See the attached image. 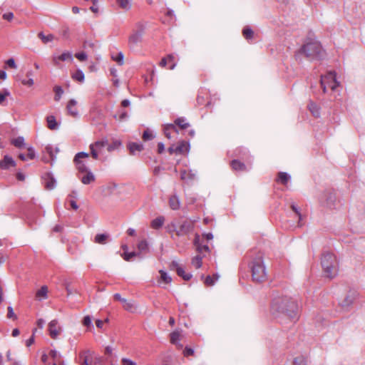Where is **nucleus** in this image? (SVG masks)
<instances>
[{
    "label": "nucleus",
    "mask_w": 365,
    "mask_h": 365,
    "mask_svg": "<svg viewBox=\"0 0 365 365\" xmlns=\"http://www.w3.org/2000/svg\"><path fill=\"white\" fill-rule=\"evenodd\" d=\"M290 207L295 212L297 216L298 217V226L301 227L302 226V224H301L302 214L300 213L298 207L296 205H294V203H292Z\"/></svg>",
    "instance_id": "nucleus-45"
},
{
    "label": "nucleus",
    "mask_w": 365,
    "mask_h": 365,
    "mask_svg": "<svg viewBox=\"0 0 365 365\" xmlns=\"http://www.w3.org/2000/svg\"><path fill=\"white\" fill-rule=\"evenodd\" d=\"M308 108L314 117H316V118L319 117V115H320L319 108L315 103L311 101L308 104Z\"/></svg>",
    "instance_id": "nucleus-25"
},
{
    "label": "nucleus",
    "mask_w": 365,
    "mask_h": 365,
    "mask_svg": "<svg viewBox=\"0 0 365 365\" xmlns=\"http://www.w3.org/2000/svg\"><path fill=\"white\" fill-rule=\"evenodd\" d=\"M138 253H146L148 252V244L146 240H141L138 244Z\"/></svg>",
    "instance_id": "nucleus-31"
},
{
    "label": "nucleus",
    "mask_w": 365,
    "mask_h": 365,
    "mask_svg": "<svg viewBox=\"0 0 365 365\" xmlns=\"http://www.w3.org/2000/svg\"><path fill=\"white\" fill-rule=\"evenodd\" d=\"M135 26L136 30H134L128 38V43L131 48H134L142 41L145 31V26L141 22L137 23Z\"/></svg>",
    "instance_id": "nucleus-6"
},
{
    "label": "nucleus",
    "mask_w": 365,
    "mask_h": 365,
    "mask_svg": "<svg viewBox=\"0 0 365 365\" xmlns=\"http://www.w3.org/2000/svg\"><path fill=\"white\" fill-rule=\"evenodd\" d=\"M271 309L276 317L284 315L292 319L297 318L298 305L293 299L287 296H275L272 299Z\"/></svg>",
    "instance_id": "nucleus-1"
},
{
    "label": "nucleus",
    "mask_w": 365,
    "mask_h": 365,
    "mask_svg": "<svg viewBox=\"0 0 365 365\" xmlns=\"http://www.w3.org/2000/svg\"><path fill=\"white\" fill-rule=\"evenodd\" d=\"M196 173L192 170L187 172L185 170L181 171L180 178L182 180L190 182L195 180Z\"/></svg>",
    "instance_id": "nucleus-18"
},
{
    "label": "nucleus",
    "mask_w": 365,
    "mask_h": 365,
    "mask_svg": "<svg viewBox=\"0 0 365 365\" xmlns=\"http://www.w3.org/2000/svg\"><path fill=\"white\" fill-rule=\"evenodd\" d=\"M108 141L107 139H103L101 140H98L94 143L96 148H98V150H101L106 145H108Z\"/></svg>",
    "instance_id": "nucleus-48"
},
{
    "label": "nucleus",
    "mask_w": 365,
    "mask_h": 365,
    "mask_svg": "<svg viewBox=\"0 0 365 365\" xmlns=\"http://www.w3.org/2000/svg\"><path fill=\"white\" fill-rule=\"evenodd\" d=\"M73 61V55H72V53L71 52H69V51H66V52H63L61 55L58 56H53V63L55 66H58V61Z\"/></svg>",
    "instance_id": "nucleus-10"
},
{
    "label": "nucleus",
    "mask_w": 365,
    "mask_h": 365,
    "mask_svg": "<svg viewBox=\"0 0 365 365\" xmlns=\"http://www.w3.org/2000/svg\"><path fill=\"white\" fill-rule=\"evenodd\" d=\"M176 272L177 274L182 277L185 281H189L192 276L190 273H185L184 269L182 267L180 268H178V271Z\"/></svg>",
    "instance_id": "nucleus-30"
},
{
    "label": "nucleus",
    "mask_w": 365,
    "mask_h": 365,
    "mask_svg": "<svg viewBox=\"0 0 365 365\" xmlns=\"http://www.w3.org/2000/svg\"><path fill=\"white\" fill-rule=\"evenodd\" d=\"M160 279L163 282L166 284H170L172 282V278L168 274V273L163 270H160Z\"/></svg>",
    "instance_id": "nucleus-39"
},
{
    "label": "nucleus",
    "mask_w": 365,
    "mask_h": 365,
    "mask_svg": "<svg viewBox=\"0 0 365 365\" xmlns=\"http://www.w3.org/2000/svg\"><path fill=\"white\" fill-rule=\"evenodd\" d=\"M53 149L54 148L51 145H48L46 147V150L49 154L52 160H53L54 158H55V156L53 155Z\"/></svg>",
    "instance_id": "nucleus-59"
},
{
    "label": "nucleus",
    "mask_w": 365,
    "mask_h": 365,
    "mask_svg": "<svg viewBox=\"0 0 365 365\" xmlns=\"http://www.w3.org/2000/svg\"><path fill=\"white\" fill-rule=\"evenodd\" d=\"M304 56L309 61L321 60L324 57L325 51L318 41L308 42L304 44L296 53V58L298 59L300 55Z\"/></svg>",
    "instance_id": "nucleus-2"
},
{
    "label": "nucleus",
    "mask_w": 365,
    "mask_h": 365,
    "mask_svg": "<svg viewBox=\"0 0 365 365\" xmlns=\"http://www.w3.org/2000/svg\"><path fill=\"white\" fill-rule=\"evenodd\" d=\"M335 263L336 257L333 254L325 252L322 255L321 264L327 277L331 279L336 275L337 270Z\"/></svg>",
    "instance_id": "nucleus-4"
},
{
    "label": "nucleus",
    "mask_w": 365,
    "mask_h": 365,
    "mask_svg": "<svg viewBox=\"0 0 365 365\" xmlns=\"http://www.w3.org/2000/svg\"><path fill=\"white\" fill-rule=\"evenodd\" d=\"M11 144L16 148H21L24 147V138L22 136H19L11 140Z\"/></svg>",
    "instance_id": "nucleus-29"
},
{
    "label": "nucleus",
    "mask_w": 365,
    "mask_h": 365,
    "mask_svg": "<svg viewBox=\"0 0 365 365\" xmlns=\"http://www.w3.org/2000/svg\"><path fill=\"white\" fill-rule=\"evenodd\" d=\"M10 95V92L4 88L0 92V105L4 106L6 98Z\"/></svg>",
    "instance_id": "nucleus-43"
},
{
    "label": "nucleus",
    "mask_w": 365,
    "mask_h": 365,
    "mask_svg": "<svg viewBox=\"0 0 365 365\" xmlns=\"http://www.w3.org/2000/svg\"><path fill=\"white\" fill-rule=\"evenodd\" d=\"M214 283L215 280L213 279V278L210 275L207 276L205 280V284L207 286H212L214 284Z\"/></svg>",
    "instance_id": "nucleus-61"
},
{
    "label": "nucleus",
    "mask_w": 365,
    "mask_h": 365,
    "mask_svg": "<svg viewBox=\"0 0 365 365\" xmlns=\"http://www.w3.org/2000/svg\"><path fill=\"white\" fill-rule=\"evenodd\" d=\"M53 90L55 92L54 99H55V101H58L61 97V95L63 93V90L62 89V88L61 86H55Z\"/></svg>",
    "instance_id": "nucleus-47"
},
{
    "label": "nucleus",
    "mask_w": 365,
    "mask_h": 365,
    "mask_svg": "<svg viewBox=\"0 0 365 365\" xmlns=\"http://www.w3.org/2000/svg\"><path fill=\"white\" fill-rule=\"evenodd\" d=\"M109 235L108 234H97L95 237L94 242L98 244L104 245L106 243V241Z\"/></svg>",
    "instance_id": "nucleus-27"
},
{
    "label": "nucleus",
    "mask_w": 365,
    "mask_h": 365,
    "mask_svg": "<svg viewBox=\"0 0 365 365\" xmlns=\"http://www.w3.org/2000/svg\"><path fill=\"white\" fill-rule=\"evenodd\" d=\"M357 297V292L355 290H349L343 299L339 302L342 309L347 310L349 307L354 303Z\"/></svg>",
    "instance_id": "nucleus-8"
},
{
    "label": "nucleus",
    "mask_w": 365,
    "mask_h": 365,
    "mask_svg": "<svg viewBox=\"0 0 365 365\" xmlns=\"http://www.w3.org/2000/svg\"><path fill=\"white\" fill-rule=\"evenodd\" d=\"M27 150H28L27 158L31 159V160L34 159L36 156V153H35L34 148L32 147H29L27 148Z\"/></svg>",
    "instance_id": "nucleus-57"
},
{
    "label": "nucleus",
    "mask_w": 365,
    "mask_h": 365,
    "mask_svg": "<svg viewBox=\"0 0 365 365\" xmlns=\"http://www.w3.org/2000/svg\"><path fill=\"white\" fill-rule=\"evenodd\" d=\"M202 257L197 255L192 259V264L195 267L196 269H199L202 266Z\"/></svg>",
    "instance_id": "nucleus-40"
},
{
    "label": "nucleus",
    "mask_w": 365,
    "mask_h": 365,
    "mask_svg": "<svg viewBox=\"0 0 365 365\" xmlns=\"http://www.w3.org/2000/svg\"><path fill=\"white\" fill-rule=\"evenodd\" d=\"M48 288L46 286H42L40 289L36 292L37 297H43L46 299L47 297Z\"/></svg>",
    "instance_id": "nucleus-46"
},
{
    "label": "nucleus",
    "mask_w": 365,
    "mask_h": 365,
    "mask_svg": "<svg viewBox=\"0 0 365 365\" xmlns=\"http://www.w3.org/2000/svg\"><path fill=\"white\" fill-rule=\"evenodd\" d=\"M113 298L115 300L120 301L123 304V305L124 304V303L126 302L127 300L125 298L121 297L120 294L118 293L115 294L113 295Z\"/></svg>",
    "instance_id": "nucleus-62"
},
{
    "label": "nucleus",
    "mask_w": 365,
    "mask_h": 365,
    "mask_svg": "<svg viewBox=\"0 0 365 365\" xmlns=\"http://www.w3.org/2000/svg\"><path fill=\"white\" fill-rule=\"evenodd\" d=\"M88 153H85V152H79L75 155L73 161L81 160V158H88Z\"/></svg>",
    "instance_id": "nucleus-51"
},
{
    "label": "nucleus",
    "mask_w": 365,
    "mask_h": 365,
    "mask_svg": "<svg viewBox=\"0 0 365 365\" xmlns=\"http://www.w3.org/2000/svg\"><path fill=\"white\" fill-rule=\"evenodd\" d=\"M7 312H8L7 317L9 319H13L14 320L17 319L16 315L14 312V309H13L12 307H11V306L8 307Z\"/></svg>",
    "instance_id": "nucleus-52"
},
{
    "label": "nucleus",
    "mask_w": 365,
    "mask_h": 365,
    "mask_svg": "<svg viewBox=\"0 0 365 365\" xmlns=\"http://www.w3.org/2000/svg\"><path fill=\"white\" fill-rule=\"evenodd\" d=\"M76 58L81 61H84L87 59V54L85 52H80L75 54Z\"/></svg>",
    "instance_id": "nucleus-56"
},
{
    "label": "nucleus",
    "mask_w": 365,
    "mask_h": 365,
    "mask_svg": "<svg viewBox=\"0 0 365 365\" xmlns=\"http://www.w3.org/2000/svg\"><path fill=\"white\" fill-rule=\"evenodd\" d=\"M326 206L329 208L334 207L336 202V194L334 192L327 191L324 194Z\"/></svg>",
    "instance_id": "nucleus-12"
},
{
    "label": "nucleus",
    "mask_w": 365,
    "mask_h": 365,
    "mask_svg": "<svg viewBox=\"0 0 365 365\" xmlns=\"http://www.w3.org/2000/svg\"><path fill=\"white\" fill-rule=\"evenodd\" d=\"M16 165V162L9 155H5L4 158L0 160V168L2 170H7L9 167H15Z\"/></svg>",
    "instance_id": "nucleus-11"
},
{
    "label": "nucleus",
    "mask_w": 365,
    "mask_h": 365,
    "mask_svg": "<svg viewBox=\"0 0 365 365\" xmlns=\"http://www.w3.org/2000/svg\"><path fill=\"white\" fill-rule=\"evenodd\" d=\"M45 187L47 190H53L56 187V180L50 174L46 173L44 176Z\"/></svg>",
    "instance_id": "nucleus-15"
},
{
    "label": "nucleus",
    "mask_w": 365,
    "mask_h": 365,
    "mask_svg": "<svg viewBox=\"0 0 365 365\" xmlns=\"http://www.w3.org/2000/svg\"><path fill=\"white\" fill-rule=\"evenodd\" d=\"M6 65L10 68H16V64L15 63V61L13 58H9L6 61Z\"/></svg>",
    "instance_id": "nucleus-58"
},
{
    "label": "nucleus",
    "mask_w": 365,
    "mask_h": 365,
    "mask_svg": "<svg viewBox=\"0 0 365 365\" xmlns=\"http://www.w3.org/2000/svg\"><path fill=\"white\" fill-rule=\"evenodd\" d=\"M250 267L253 282L262 283L267 279L266 268L261 254H259L252 260Z\"/></svg>",
    "instance_id": "nucleus-3"
},
{
    "label": "nucleus",
    "mask_w": 365,
    "mask_h": 365,
    "mask_svg": "<svg viewBox=\"0 0 365 365\" xmlns=\"http://www.w3.org/2000/svg\"><path fill=\"white\" fill-rule=\"evenodd\" d=\"M85 173H86V175H84L83 176H82V177L79 176L78 177L83 184L88 185V184H90L91 182H93L95 180V176L92 173V172L88 171V172Z\"/></svg>",
    "instance_id": "nucleus-19"
},
{
    "label": "nucleus",
    "mask_w": 365,
    "mask_h": 365,
    "mask_svg": "<svg viewBox=\"0 0 365 365\" xmlns=\"http://www.w3.org/2000/svg\"><path fill=\"white\" fill-rule=\"evenodd\" d=\"M130 154L134 155L135 151H141L143 149L142 143H130L128 145Z\"/></svg>",
    "instance_id": "nucleus-23"
},
{
    "label": "nucleus",
    "mask_w": 365,
    "mask_h": 365,
    "mask_svg": "<svg viewBox=\"0 0 365 365\" xmlns=\"http://www.w3.org/2000/svg\"><path fill=\"white\" fill-rule=\"evenodd\" d=\"M83 324L87 327L92 326V321H91V318L90 316H86L83 317Z\"/></svg>",
    "instance_id": "nucleus-55"
},
{
    "label": "nucleus",
    "mask_w": 365,
    "mask_h": 365,
    "mask_svg": "<svg viewBox=\"0 0 365 365\" xmlns=\"http://www.w3.org/2000/svg\"><path fill=\"white\" fill-rule=\"evenodd\" d=\"M183 353L185 356H191L194 354V350L190 347L186 346L183 351Z\"/></svg>",
    "instance_id": "nucleus-63"
},
{
    "label": "nucleus",
    "mask_w": 365,
    "mask_h": 365,
    "mask_svg": "<svg viewBox=\"0 0 365 365\" xmlns=\"http://www.w3.org/2000/svg\"><path fill=\"white\" fill-rule=\"evenodd\" d=\"M72 78L79 82H83L85 76L83 72L81 70L78 69L74 73H73Z\"/></svg>",
    "instance_id": "nucleus-35"
},
{
    "label": "nucleus",
    "mask_w": 365,
    "mask_h": 365,
    "mask_svg": "<svg viewBox=\"0 0 365 365\" xmlns=\"http://www.w3.org/2000/svg\"><path fill=\"white\" fill-rule=\"evenodd\" d=\"M90 355L89 351H86L80 355V358L83 359L81 365H98L101 363V357H95L94 360H93Z\"/></svg>",
    "instance_id": "nucleus-9"
},
{
    "label": "nucleus",
    "mask_w": 365,
    "mask_h": 365,
    "mask_svg": "<svg viewBox=\"0 0 365 365\" xmlns=\"http://www.w3.org/2000/svg\"><path fill=\"white\" fill-rule=\"evenodd\" d=\"M170 342L173 344L177 345L180 340V332L178 331H173L170 334Z\"/></svg>",
    "instance_id": "nucleus-36"
},
{
    "label": "nucleus",
    "mask_w": 365,
    "mask_h": 365,
    "mask_svg": "<svg viewBox=\"0 0 365 365\" xmlns=\"http://www.w3.org/2000/svg\"><path fill=\"white\" fill-rule=\"evenodd\" d=\"M123 308L130 312H133L136 309V305L133 301H128L123 305Z\"/></svg>",
    "instance_id": "nucleus-34"
},
{
    "label": "nucleus",
    "mask_w": 365,
    "mask_h": 365,
    "mask_svg": "<svg viewBox=\"0 0 365 365\" xmlns=\"http://www.w3.org/2000/svg\"><path fill=\"white\" fill-rule=\"evenodd\" d=\"M83 48H85V49H91V50H93V49H94V47H95V44H94V43H93V42H91V41H85L83 42Z\"/></svg>",
    "instance_id": "nucleus-54"
},
{
    "label": "nucleus",
    "mask_w": 365,
    "mask_h": 365,
    "mask_svg": "<svg viewBox=\"0 0 365 365\" xmlns=\"http://www.w3.org/2000/svg\"><path fill=\"white\" fill-rule=\"evenodd\" d=\"M121 145V142L118 140H115L112 142V143H108L107 150L108 152H111L115 149H118Z\"/></svg>",
    "instance_id": "nucleus-38"
},
{
    "label": "nucleus",
    "mask_w": 365,
    "mask_h": 365,
    "mask_svg": "<svg viewBox=\"0 0 365 365\" xmlns=\"http://www.w3.org/2000/svg\"><path fill=\"white\" fill-rule=\"evenodd\" d=\"M307 361V359L304 356H300L294 359L293 365H308Z\"/></svg>",
    "instance_id": "nucleus-41"
},
{
    "label": "nucleus",
    "mask_w": 365,
    "mask_h": 365,
    "mask_svg": "<svg viewBox=\"0 0 365 365\" xmlns=\"http://www.w3.org/2000/svg\"><path fill=\"white\" fill-rule=\"evenodd\" d=\"M180 267H181L179 265V264L176 261H173L170 264V269L171 270H175L176 272L178 271V268H180Z\"/></svg>",
    "instance_id": "nucleus-64"
},
{
    "label": "nucleus",
    "mask_w": 365,
    "mask_h": 365,
    "mask_svg": "<svg viewBox=\"0 0 365 365\" xmlns=\"http://www.w3.org/2000/svg\"><path fill=\"white\" fill-rule=\"evenodd\" d=\"M169 205L172 210H178L180 205L179 197L175 195H172L169 199Z\"/></svg>",
    "instance_id": "nucleus-20"
},
{
    "label": "nucleus",
    "mask_w": 365,
    "mask_h": 365,
    "mask_svg": "<svg viewBox=\"0 0 365 365\" xmlns=\"http://www.w3.org/2000/svg\"><path fill=\"white\" fill-rule=\"evenodd\" d=\"M74 163L79 173H84L90 171L82 160L74 161Z\"/></svg>",
    "instance_id": "nucleus-32"
},
{
    "label": "nucleus",
    "mask_w": 365,
    "mask_h": 365,
    "mask_svg": "<svg viewBox=\"0 0 365 365\" xmlns=\"http://www.w3.org/2000/svg\"><path fill=\"white\" fill-rule=\"evenodd\" d=\"M171 130H175V132L178 133L176 126L173 124H168L164 128L165 135L169 139L171 138V134H170Z\"/></svg>",
    "instance_id": "nucleus-33"
},
{
    "label": "nucleus",
    "mask_w": 365,
    "mask_h": 365,
    "mask_svg": "<svg viewBox=\"0 0 365 365\" xmlns=\"http://www.w3.org/2000/svg\"><path fill=\"white\" fill-rule=\"evenodd\" d=\"M121 362L123 365H137L135 361L127 358L122 359Z\"/></svg>",
    "instance_id": "nucleus-60"
},
{
    "label": "nucleus",
    "mask_w": 365,
    "mask_h": 365,
    "mask_svg": "<svg viewBox=\"0 0 365 365\" xmlns=\"http://www.w3.org/2000/svg\"><path fill=\"white\" fill-rule=\"evenodd\" d=\"M164 221H165L164 217L160 216V217H156L155 219L151 221L150 225H151L152 228L158 230L163 226Z\"/></svg>",
    "instance_id": "nucleus-24"
},
{
    "label": "nucleus",
    "mask_w": 365,
    "mask_h": 365,
    "mask_svg": "<svg viewBox=\"0 0 365 365\" xmlns=\"http://www.w3.org/2000/svg\"><path fill=\"white\" fill-rule=\"evenodd\" d=\"M175 125L178 126L181 129H185L190 126V124L185 118L180 117L175 120Z\"/></svg>",
    "instance_id": "nucleus-26"
},
{
    "label": "nucleus",
    "mask_w": 365,
    "mask_h": 365,
    "mask_svg": "<svg viewBox=\"0 0 365 365\" xmlns=\"http://www.w3.org/2000/svg\"><path fill=\"white\" fill-rule=\"evenodd\" d=\"M77 104V102L74 99H71L66 106L68 113L73 117H77L78 115V113L77 110V108H76V106Z\"/></svg>",
    "instance_id": "nucleus-14"
},
{
    "label": "nucleus",
    "mask_w": 365,
    "mask_h": 365,
    "mask_svg": "<svg viewBox=\"0 0 365 365\" xmlns=\"http://www.w3.org/2000/svg\"><path fill=\"white\" fill-rule=\"evenodd\" d=\"M135 256H140V253H138L135 252H124L123 254L122 255L123 258L125 261H130L131 259Z\"/></svg>",
    "instance_id": "nucleus-44"
},
{
    "label": "nucleus",
    "mask_w": 365,
    "mask_h": 365,
    "mask_svg": "<svg viewBox=\"0 0 365 365\" xmlns=\"http://www.w3.org/2000/svg\"><path fill=\"white\" fill-rule=\"evenodd\" d=\"M194 244L196 247L197 251L200 254L203 253L204 252H207L210 251L209 247L207 245H202L200 242V239H199L198 235H197L195 237V238L194 240Z\"/></svg>",
    "instance_id": "nucleus-17"
},
{
    "label": "nucleus",
    "mask_w": 365,
    "mask_h": 365,
    "mask_svg": "<svg viewBox=\"0 0 365 365\" xmlns=\"http://www.w3.org/2000/svg\"><path fill=\"white\" fill-rule=\"evenodd\" d=\"M38 38L44 43H46L53 40L54 37L52 34L45 36L43 32H40L38 34Z\"/></svg>",
    "instance_id": "nucleus-37"
},
{
    "label": "nucleus",
    "mask_w": 365,
    "mask_h": 365,
    "mask_svg": "<svg viewBox=\"0 0 365 365\" xmlns=\"http://www.w3.org/2000/svg\"><path fill=\"white\" fill-rule=\"evenodd\" d=\"M320 83L324 93L327 91V87H329L331 91H335L339 86V82L336 81V73L334 71H329L324 76L322 75Z\"/></svg>",
    "instance_id": "nucleus-5"
},
{
    "label": "nucleus",
    "mask_w": 365,
    "mask_h": 365,
    "mask_svg": "<svg viewBox=\"0 0 365 365\" xmlns=\"http://www.w3.org/2000/svg\"><path fill=\"white\" fill-rule=\"evenodd\" d=\"M193 229L192 222L184 221L178 228L175 223H171L169 226V232H175L178 236H184L190 232Z\"/></svg>",
    "instance_id": "nucleus-7"
},
{
    "label": "nucleus",
    "mask_w": 365,
    "mask_h": 365,
    "mask_svg": "<svg viewBox=\"0 0 365 365\" xmlns=\"http://www.w3.org/2000/svg\"><path fill=\"white\" fill-rule=\"evenodd\" d=\"M190 143L182 140L175 146V154L183 155L189 151Z\"/></svg>",
    "instance_id": "nucleus-13"
},
{
    "label": "nucleus",
    "mask_w": 365,
    "mask_h": 365,
    "mask_svg": "<svg viewBox=\"0 0 365 365\" xmlns=\"http://www.w3.org/2000/svg\"><path fill=\"white\" fill-rule=\"evenodd\" d=\"M290 178L291 176L287 173L280 172L278 173V181H279L283 185H286Z\"/></svg>",
    "instance_id": "nucleus-28"
},
{
    "label": "nucleus",
    "mask_w": 365,
    "mask_h": 365,
    "mask_svg": "<svg viewBox=\"0 0 365 365\" xmlns=\"http://www.w3.org/2000/svg\"><path fill=\"white\" fill-rule=\"evenodd\" d=\"M47 126L50 130H56L58 128V125L53 115H48L46 118Z\"/></svg>",
    "instance_id": "nucleus-22"
},
{
    "label": "nucleus",
    "mask_w": 365,
    "mask_h": 365,
    "mask_svg": "<svg viewBox=\"0 0 365 365\" xmlns=\"http://www.w3.org/2000/svg\"><path fill=\"white\" fill-rule=\"evenodd\" d=\"M153 138V134L148 130H146L143 133V139L145 141L150 140Z\"/></svg>",
    "instance_id": "nucleus-53"
},
{
    "label": "nucleus",
    "mask_w": 365,
    "mask_h": 365,
    "mask_svg": "<svg viewBox=\"0 0 365 365\" xmlns=\"http://www.w3.org/2000/svg\"><path fill=\"white\" fill-rule=\"evenodd\" d=\"M230 166L232 169L235 171H247L245 164L238 160H232L230 162Z\"/></svg>",
    "instance_id": "nucleus-16"
},
{
    "label": "nucleus",
    "mask_w": 365,
    "mask_h": 365,
    "mask_svg": "<svg viewBox=\"0 0 365 365\" xmlns=\"http://www.w3.org/2000/svg\"><path fill=\"white\" fill-rule=\"evenodd\" d=\"M242 34L244 37L247 40L253 37V31L249 26H246L243 29Z\"/></svg>",
    "instance_id": "nucleus-42"
},
{
    "label": "nucleus",
    "mask_w": 365,
    "mask_h": 365,
    "mask_svg": "<svg viewBox=\"0 0 365 365\" xmlns=\"http://www.w3.org/2000/svg\"><path fill=\"white\" fill-rule=\"evenodd\" d=\"M123 53L122 52H119L117 55V56H112V58L113 61H116L119 65L123 64Z\"/></svg>",
    "instance_id": "nucleus-50"
},
{
    "label": "nucleus",
    "mask_w": 365,
    "mask_h": 365,
    "mask_svg": "<svg viewBox=\"0 0 365 365\" xmlns=\"http://www.w3.org/2000/svg\"><path fill=\"white\" fill-rule=\"evenodd\" d=\"M56 325H57V321L56 320H52L48 324L49 334H50L51 337L53 338V339H56V336L58 334V331L56 329Z\"/></svg>",
    "instance_id": "nucleus-21"
},
{
    "label": "nucleus",
    "mask_w": 365,
    "mask_h": 365,
    "mask_svg": "<svg viewBox=\"0 0 365 365\" xmlns=\"http://www.w3.org/2000/svg\"><path fill=\"white\" fill-rule=\"evenodd\" d=\"M118 4L124 9H128L130 7L129 0H116Z\"/></svg>",
    "instance_id": "nucleus-49"
}]
</instances>
